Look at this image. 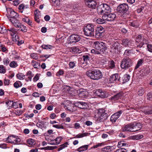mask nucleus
Returning <instances> with one entry per match:
<instances>
[{
    "instance_id": "38",
    "label": "nucleus",
    "mask_w": 152,
    "mask_h": 152,
    "mask_svg": "<svg viewBox=\"0 0 152 152\" xmlns=\"http://www.w3.org/2000/svg\"><path fill=\"white\" fill-rule=\"evenodd\" d=\"M88 133H83L79 134H77L75 137H74V138H82L84 137L87 136L88 135Z\"/></svg>"
},
{
    "instance_id": "37",
    "label": "nucleus",
    "mask_w": 152,
    "mask_h": 152,
    "mask_svg": "<svg viewBox=\"0 0 152 152\" xmlns=\"http://www.w3.org/2000/svg\"><path fill=\"white\" fill-rule=\"evenodd\" d=\"M130 76L129 75L125 74L123 77V83H125L128 82L130 79Z\"/></svg>"
},
{
    "instance_id": "52",
    "label": "nucleus",
    "mask_w": 152,
    "mask_h": 152,
    "mask_svg": "<svg viewBox=\"0 0 152 152\" xmlns=\"http://www.w3.org/2000/svg\"><path fill=\"white\" fill-rule=\"evenodd\" d=\"M83 60L86 63L89 61L90 57L88 55H83Z\"/></svg>"
},
{
    "instance_id": "23",
    "label": "nucleus",
    "mask_w": 152,
    "mask_h": 152,
    "mask_svg": "<svg viewBox=\"0 0 152 152\" xmlns=\"http://www.w3.org/2000/svg\"><path fill=\"white\" fill-rule=\"evenodd\" d=\"M119 80V77L118 75L117 74H115L110 76V83H113L117 80Z\"/></svg>"
},
{
    "instance_id": "42",
    "label": "nucleus",
    "mask_w": 152,
    "mask_h": 152,
    "mask_svg": "<svg viewBox=\"0 0 152 152\" xmlns=\"http://www.w3.org/2000/svg\"><path fill=\"white\" fill-rule=\"evenodd\" d=\"M7 71V69L5 68V67L3 65H0V73L4 74Z\"/></svg>"
},
{
    "instance_id": "24",
    "label": "nucleus",
    "mask_w": 152,
    "mask_h": 152,
    "mask_svg": "<svg viewBox=\"0 0 152 152\" xmlns=\"http://www.w3.org/2000/svg\"><path fill=\"white\" fill-rule=\"evenodd\" d=\"M127 24L133 27L137 28L138 26V24L136 21L129 20L127 21Z\"/></svg>"
},
{
    "instance_id": "27",
    "label": "nucleus",
    "mask_w": 152,
    "mask_h": 152,
    "mask_svg": "<svg viewBox=\"0 0 152 152\" xmlns=\"http://www.w3.org/2000/svg\"><path fill=\"white\" fill-rule=\"evenodd\" d=\"M123 94L121 92H119L117 94L114 95L111 98L112 100L113 101L121 99L122 97Z\"/></svg>"
},
{
    "instance_id": "34",
    "label": "nucleus",
    "mask_w": 152,
    "mask_h": 152,
    "mask_svg": "<svg viewBox=\"0 0 152 152\" xmlns=\"http://www.w3.org/2000/svg\"><path fill=\"white\" fill-rule=\"evenodd\" d=\"M144 88L142 87H139L137 90V94L140 96H142L144 93Z\"/></svg>"
},
{
    "instance_id": "56",
    "label": "nucleus",
    "mask_w": 152,
    "mask_h": 152,
    "mask_svg": "<svg viewBox=\"0 0 152 152\" xmlns=\"http://www.w3.org/2000/svg\"><path fill=\"white\" fill-rule=\"evenodd\" d=\"M143 136L142 134H137L134 136V138L135 140H138L142 138Z\"/></svg>"
},
{
    "instance_id": "6",
    "label": "nucleus",
    "mask_w": 152,
    "mask_h": 152,
    "mask_svg": "<svg viewBox=\"0 0 152 152\" xmlns=\"http://www.w3.org/2000/svg\"><path fill=\"white\" fill-rule=\"evenodd\" d=\"M136 42L137 43H139V45H137V46L138 47L141 48L145 43H146V39L142 37L140 34L139 35L136 37Z\"/></svg>"
},
{
    "instance_id": "54",
    "label": "nucleus",
    "mask_w": 152,
    "mask_h": 152,
    "mask_svg": "<svg viewBox=\"0 0 152 152\" xmlns=\"http://www.w3.org/2000/svg\"><path fill=\"white\" fill-rule=\"evenodd\" d=\"M19 28H21L20 31H22L23 32H26L27 31V29L26 27L23 25H21V24L20 25V27Z\"/></svg>"
},
{
    "instance_id": "44",
    "label": "nucleus",
    "mask_w": 152,
    "mask_h": 152,
    "mask_svg": "<svg viewBox=\"0 0 152 152\" xmlns=\"http://www.w3.org/2000/svg\"><path fill=\"white\" fill-rule=\"evenodd\" d=\"M31 64L33 67L35 68H37L39 66V63L34 60H33L31 61Z\"/></svg>"
},
{
    "instance_id": "4",
    "label": "nucleus",
    "mask_w": 152,
    "mask_h": 152,
    "mask_svg": "<svg viewBox=\"0 0 152 152\" xmlns=\"http://www.w3.org/2000/svg\"><path fill=\"white\" fill-rule=\"evenodd\" d=\"M132 65L131 60L129 58H127L123 59L121 63V66L122 68L126 69L131 66Z\"/></svg>"
},
{
    "instance_id": "61",
    "label": "nucleus",
    "mask_w": 152,
    "mask_h": 152,
    "mask_svg": "<svg viewBox=\"0 0 152 152\" xmlns=\"http://www.w3.org/2000/svg\"><path fill=\"white\" fill-rule=\"evenodd\" d=\"M56 148L55 147L48 146L42 148V149L45 150H51Z\"/></svg>"
},
{
    "instance_id": "12",
    "label": "nucleus",
    "mask_w": 152,
    "mask_h": 152,
    "mask_svg": "<svg viewBox=\"0 0 152 152\" xmlns=\"http://www.w3.org/2000/svg\"><path fill=\"white\" fill-rule=\"evenodd\" d=\"M18 9L22 13L23 12L27 14L29 13V9L28 6L25 5L24 4H20L19 6Z\"/></svg>"
},
{
    "instance_id": "5",
    "label": "nucleus",
    "mask_w": 152,
    "mask_h": 152,
    "mask_svg": "<svg viewBox=\"0 0 152 152\" xmlns=\"http://www.w3.org/2000/svg\"><path fill=\"white\" fill-rule=\"evenodd\" d=\"M129 9V6L127 4L124 3L120 4L117 7L118 11L121 13H126Z\"/></svg>"
},
{
    "instance_id": "32",
    "label": "nucleus",
    "mask_w": 152,
    "mask_h": 152,
    "mask_svg": "<svg viewBox=\"0 0 152 152\" xmlns=\"http://www.w3.org/2000/svg\"><path fill=\"white\" fill-rule=\"evenodd\" d=\"M8 30L10 32V34L11 36L16 34L18 31L16 29L13 28H11L8 29Z\"/></svg>"
},
{
    "instance_id": "20",
    "label": "nucleus",
    "mask_w": 152,
    "mask_h": 152,
    "mask_svg": "<svg viewBox=\"0 0 152 152\" xmlns=\"http://www.w3.org/2000/svg\"><path fill=\"white\" fill-rule=\"evenodd\" d=\"M10 21L12 22L13 25L16 28H19L21 24L20 21L17 18L15 19H10Z\"/></svg>"
},
{
    "instance_id": "26",
    "label": "nucleus",
    "mask_w": 152,
    "mask_h": 152,
    "mask_svg": "<svg viewBox=\"0 0 152 152\" xmlns=\"http://www.w3.org/2000/svg\"><path fill=\"white\" fill-rule=\"evenodd\" d=\"M103 76L101 72L98 69L96 70V80L101 79Z\"/></svg>"
},
{
    "instance_id": "49",
    "label": "nucleus",
    "mask_w": 152,
    "mask_h": 152,
    "mask_svg": "<svg viewBox=\"0 0 152 152\" xmlns=\"http://www.w3.org/2000/svg\"><path fill=\"white\" fill-rule=\"evenodd\" d=\"M16 76L18 79L21 80L24 79L25 75L22 73H19L17 74Z\"/></svg>"
},
{
    "instance_id": "21",
    "label": "nucleus",
    "mask_w": 152,
    "mask_h": 152,
    "mask_svg": "<svg viewBox=\"0 0 152 152\" xmlns=\"http://www.w3.org/2000/svg\"><path fill=\"white\" fill-rule=\"evenodd\" d=\"M95 2L91 0H86V4L89 7H91L93 9L95 8Z\"/></svg>"
},
{
    "instance_id": "35",
    "label": "nucleus",
    "mask_w": 152,
    "mask_h": 152,
    "mask_svg": "<svg viewBox=\"0 0 152 152\" xmlns=\"http://www.w3.org/2000/svg\"><path fill=\"white\" fill-rule=\"evenodd\" d=\"M144 62V60L142 59H139L137 62V64L135 67L134 69H137L141 66Z\"/></svg>"
},
{
    "instance_id": "22",
    "label": "nucleus",
    "mask_w": 152,
    "mask_h": 152,
    "mask_svg": "<svg viewBox=\"0 0 152 152\" xmlns=\"http://www.w3.org/2000/svg\"><path fill=\"white\" fill-rule=\"evenodd\" d=\"M19 16V14L14 11L10 12V14L8 18L10 19H15L17 18Z\"/></svg>"
},
{
    "instance_id": "15",
    "label": "nucleus",
    "mask_w": 152,
    "mask_h": 152,
    "mask_svg": "<svg viewBox=\"0 0 152 152\" xmlns=\"http://www.w3.org/2000/svg\"><path fill=\"white\" fill-rule=\"evenodd\" d=\"M104 31V29L102 26L97 27L96 31V38L98 39L101 38Z\"/></svg>"
},
{
    "instance_id": "28",
    "label": "nucleus",
    "mask_w": 152,
    "mask_h": 152,
    "mask_svg": "<svg viewBox=\"0 0 152 152\" xmlns=\"http://www.w3.org/2000/svg\"><path fill=\"white\" fill-rule=\"evenodd\" d=\"M103 7L104 8V10L106 13H109L111 11V9L110 7L107 4H102Z\"/></svg>"
},
{
    "instance_id": "55",
    "label": "nucleus",
    "mask_w": 152,
    "mask_h": 152,
    "mask_svg": "<svg viewBox=\"0 0 152 152\" xmlns=\"http://www.w3.org/2000/svg\"><path fill=\"white\" fill-rule=\"evenodd\" d=\"M127 150L124 148H121L116 149L114 152H127Z\"/></svg>"
},
{
    "instance_id": "18",
    "label": "nucleus",
    "mask_w": 152,
    "mask_h": 152,
    "mask_svg": "<svg viewBox=\"0 0 152 152\" xmlns=\"http://www.w3.org/2000/svg\"><path fill=\"white\" fill-rule=\"evenodd\" d=\"M132 123L125 125L122 129V131L123 132H133Z\"/></svg>"
},
{
    "instance_id": "62",
    "label": "nucleus",
    "mask_w": 152,
    "mask_h": 152,
    "mask_svg": "<svg viewBox=\"0 0 152 152\" xmlns=\"http://www.w3.org/2000/svg\"><path fill=\"white\" fill-rule=\"evenodd\" d=\"M53 127L57 129H64V126L62 125H53Z\"/></svg>"
},
{
    "instance_id": "59",
    "label": "nucleus",
    "mask_w": 152,
    "mask_h": 152,
    "mask_svg": "<svg viewBox=\"0 0 152 152\" xmlns=\"http://www.w3.org/2000/svg\"><path fill=\"white\" fill-rule=\"evenodd\" d=\"M62 139L63 138L61 136L58 137L56 138L55 139L57 145H58L60 143Z\"/></svg>"
},
{
    "instance_id": "48",
    "label": "nucleus",
    "mask_w": 152,
    "mask_h": 152,
    "mask_svg": "<svg viewBox=\"0 0 152 152\" xmlns=\"http://www.w3.org/2000/svg\"><path fill=\"white\" fill-rule=\"evenodd\" d=\"M36 125L37 127L42 128L44 127V124L43 121L38 122L37 123Z\"/></svg>"
},
{
    "instance_id": "29",
    "label": "nucleus",
    "mask_w": 152,
    "mask_h": 152,
    "mask_svg": "<svg viewBox=\"0 0 152 152\" xmlns=\"http://www.w3.org/2000/svg\"><path fill=\"white\" fill-rule=\"evenodd\" d=\"M88 76L90 77V78L93 80H95V72L94 71L90 70L86 73Z\"/></svg>"
},
{
    "instance_id": "3",
    "label": "nucleus",
    "mask_w": 152,
    "mask_h": 152,
    "mask_svg": "<svg viewBox=\"0 0 152 152\" xmlns=\"http://www.w3.org/2000/svg\"><path fill=\"white\" fill-rule=\"evenodd\" d=\"M97 114L99 118H100L99 120L101 122H103L107 118V114L105 112V110L104 109H99L98 110Z\"/></svg>"
},
{
    "instance_id": "57",
    "label": "nucleus",
    "mask_w": 152,
    "mask_h": 152,
    "mask_svg": "<svg viewBox=\"0 0 152 152\" xmlns=\"http://www.w3.org/2000/svg\"><path fill=\"white\" fill-rule=\"evenodd\" d=\"M28 143L31 145H33L35 144L34 140L32 139H29L27 140Z\"/></svg>"
},
{
    "instance_id": "11",
    "label": "nucleus",
    "mask_w": 152,
    "mask_h": 152,
    "mask_svg": "<svg viewBox=\"0 0 152 152\" xmlns=\"http://www.w3.org/2000/svg\"><path fill=\"white\" fill-rule=\"evenodd\" d=\"M104 43L102 42L96 41V54L101 53Z\"/></svg>"
},
{
    "instance_id": "47",
    "label": "nucleus",
    "mask_w": 152,
    "mask_h": 152,
    "mask_svg": "<svg viewBox=\"0 0 152 152\" xmlns=\"http://www.w3.org/2000/svg\"><path fill=\"white\" fill-rule=\"evenodd\" d=\"M12 40L14 41H19V36L17 34L12 36Z\"/></svg>"
},
{
    "instance_id": "8",
    "label": "nucleus",
    "mask_w": 152,
    "mask_h": 152,
    "mask_svg": "<svg viewBox=\"0 0 152 152\" xmlns=\"http://www.w3.org/2000/svg\"><path fill=\"white\" fill-rule=\"evenodd\" d=\"M66 110L70 112H72L74 110V105L73 104L70 103L69 101H66L62 102V104Z\"/></svg>"
},
{
    "instance_id": "43",
    "label": "nucleus",
    "mask_w": 152,
    "mask_h": 152,
    "mask_svg": "<svg viewBox=\"0 0 152 152\" xmlns=\"http://www.w3.org/2000/svg\"><path fill=\"white\" fill-rule=\"evenodd\" d=\"M41 47L45 49H51L53 48L52 46L48 45H43L41 46Z\"/></svg>"
},
{
    "instance_id": "63",
    "label": "nucleus",
    "mask_w": 152,
    "mask_h": 152,
    "mask_svg": "<svg viewBox=\"0 0 152 152\" xmlns=\"http://www.w3.org/2000/svg\"><path fill=\"white\" fill-rule=\"evenodd\" d=\"M147 47L148 50L149 52L152 53V45L148 44L147 45Z\"/></svg>"
},
{
    "instance_id": "53",
    "label": "nucleus",
    "mask_w": 152,
    "mask_h": 152,
    "mask_svg": "<svg viewBox=\"0 0 152 152\" xmlns=\"http://www.w3.org/2000/svg\"><path fill=\"white\" fill-rule=\"evenodd\" d=\"M10 65L11 67L15 68L18 65L16 62L15 61H12L10 63Z\"/></svg>"
},
{
    "instance_id": "10",
    "label": "nucleus",
    "mask_w": 152,
    "mask_h": 152,
    "mask_svg": "<svg viewBox=\"0 0 152 152\" xmlns=\"http://www.w3.org/2000/svg\"><path fill=\"white\" fill-rule=\"evenodd\" d=\"M80 38L79 35L77 34H73L69 36V41L70 43H76L80 40Z\"/></svg>"
},
{
    "instance_id": "9",
    "label": "nucleus",
    "mask_w": 152,
    "mask_h": 152,
    "mask_svg": "<svg viewBox=\"0 0 152 152\" xmlns=\"http://www.w3.org/2000/svg\"><path fill=\"white\" fill-rule=\"evenodd\" d=\"M116 16L114 13H106L102 16V18H104L106 20L108 21H112L115 19Z\"/></svg>"
},
{
    "instance_id": "64",
    "label": "nucleus",
    "mask_w": 152,
    "mask_h": 152,
    "mask_svg": "<svg viewBox=\"0 0 152 152\" xmlns=\"http://www.w3.org/2000/svg\"><path fill=\"white\" fill-rule=\"evenodd\" d=\"M64 71L62 69H59V71L56 73V75L57 76H60L63 75L64 74Z\"/></svg>"
},
{
    "instance_id": "19",
    "label": "nucleus",
    "mask_w": 152,
    "mask_h": 152,
    "mask_svg": "<svg viewBox=\"0 0 152 152\" xmlns=\"http://www.w3.org/2000/svg\"><path fill=\"white\" fill-rule=\"evenodd\" d=\"M97 12L99 15H104L105 12L104 10V8L102 4L97 7Z\"/></svg>"
},
{
    "instance_id": "46",
    "label": "nucleus",
    "mask_w": 152,
    "mask_h": 152,
    "mask_svg": "<svg viewBox=\"0 0 152 152\" xmlns=\"http://www.w3.org/2000/svg\"><path fill=\"white\" fill-rule=\"evenodd\" d=\"M126 145H127V144L124 143V141H121L118 142L117 146L119 148L122 146H126Z\"/></svg>"
},
{
    "instance_id": "41",
    "label": "nucleus",
    "mask_w": 152,
    "mask_h": 152,
    "mask_svg": "<svg viewBox=\"0 0 152 152\" xmlns=\"http://www.w3.org/2000/svg\"><path fill=\"white\" fill-rule=\"evenodd\" d=\"M15 139L14 141V144H19V143L21 142V139L18 137V136H14Z\"/></svg>"
},
{
    "instance_id": "7",
    "label": "nucleus",
    "mask_w": 152,
    "mask_h": 152,
    "mask_svg": "<svg viewBox=\"0 0 152 152\" xmlns=\"http://www.w3.org/2000/svg\"><path fill=\"white\" fill-rule=\"evenodd\" d=\"M96 95L100 98H104L107 97L109 94L107 92L98 89L96 90Z\"/></svg>"
},
{
    "instance_id": "2",
    "label": "nucleus",
    "mask_w": 152,
    "mask_h": 152,
    "mask_svg": "<svg viewBox=\"0 0 152 152\" xmlns=\"http://www.w3.org/2000/svg\"><path fill=\"white\" fill-rule=\"evenodd\" d=\"M120 45L118 42H113L110 46V52L113 54H118L119 52V48H120Z\"/></svg>"
},
{
    "instance_id": "39",
    "label": "nucleus",
    "mask_w": 152,
    "mask_h": 152,
    "mask_svg": "<svg viewBox=\"0 0 152 152\" xmlns=\"http://www.w3.org/2000/svg\"><path fill=\"white\" fill-rule=\"evenodd\" d=\"M88 146L87 145L82 146L78 148L77 151L79 152H81L86 150L88 149Z\"/></svg>"
},
{
    "instance_id": "40",
    "label": "nucleus",
    "mask_w": 152,
    "mask_h": 152,
    "mask_svg": "<svg viewBox=\"0 0 152 152\" xmlns=\"http://www.w3.org/2000/svg\"><path fill=\"white\" fill-rule=\"evenodd\" d=\"M22 85V83L19 81H16L13 84L14 87L16 88H18L19 87H21Z\"/></svg>"
},
{
    "instance_id": "31",
    "label": "nucleus",
    "mask_w": 152,
    "mask_h": 152,
    "mask_svg": "<svg viewBox=\"0 0 152 152\" xmlns=\"http://www.w3.org/2000/svg\"><path fill=\"white\" fill-rule=\"evenodd\" d=\"M104 151L106 152H109L113 150L114 149L113 146H107L103 148Z\"/></svg>"
},
{
    "instance_id": "58",
    "label": "nucleus",
    "mask_w": 152,
    "mask_h": 152,
    "mask_svg": "<svg viewBox=\"0 0 152 152\" xmlns=\"http://www.w3.org/2000/svg\"><path fill=\"white\" fill-rule=\"evenodd\" d=\"M9 58H4L3 62L4 64L6 66L7 65L9 64Z\"/></svg>"
},
{
    "instance_id": "60",
    "label": "nucleus",
    "mask_w": 152,
    "mask_h": 152,
    "mask_svg": "<svg viewBox=\"0 0 152 152\" xmlns=\"http://www.w3.org/2000/svg\"><path fill=\"white\" fill-rule=\"evenodd\" d=\"M0 48L1 50L3 52H5L7 50L6 48L2 44H0Z\"/></svg>"
},
{
    "instance_id": "25",
    "label": "nucleus",
    "mask_w": 152,
    "mask_h": 152,
    "mask_svg": "<svg viewBox=\"0 0 152 152\" xmlns=\"http://www.w3.org/2000/svg\"><path fill=\"white\" fill-rule=\"evenodd\" d=\"M76 104L79 108L81 109H85L87 105V103L85 102H78L76 103Z\"/></svg>"
},
{
    "instance_id": "17",
    "label": "nucleus",
    "mask_w": 152,
    "mask_h": 152,
    "mask_svg": "<svg viewBox=\"0 0 152 152\" xmlns=\"http://www.w3.org/2000/svg\"><path fill=\"white\" fill-rule=\"evenodd\" d=\"M78 95L81 98H85L88 95V92L86 90L81 88L80 89L77 91Z\"/></svg>"
},
{
    "instance_id": "13",
    "label": "nucleus",
    "mask_w": 152,
    "mask_h": 152,
    "mask_svg": "<svg viewBox=\"0 0 152 152\" xmlns=\"http://www.w3.org/2000/svg\"><path fill=\"white\" fill-rule=\"evenodd\" d=\"M122 44L125 47H128L132 48L134 46V42L128 39H125L122 41Z\"/></svg>"
},
{
    "instance_id": "33",
    "label": "nucleus",
    "mask_w": 152,
    "mask_h": 152,
    "mask_svg": "<svg viewBox=\"0 0 152 152\" xmlns=\"http://www.w3.org/2000/svg\"><path fill=\"white\" fill-rule=\"evenodd\" d=\"M14 135H12L9 136L7 138V142L8 143H10L12 144H13L14 142Z\"/></svg>"
},
{
    "instance_id": "14",
    "label": "nucleus",
    "mask_w": 152,
    "mask_h": 152,
    "mask_svg": "<svg viewBox=\"0 0 152 152\" xmlns=\"http://www.w3.org/2000/svg\"><path fill=\"white\" fill-rule=\"evenodd\" d=\"M122 113V111L120 110L113 114L111 117L110 121L113 123L116 122V120L119 117Z\"/></svg>"
},
{
    "instance_id": "36",
    "label": "nucleus",
    "mask_w": 152,
    "mask_h": 152,
    "mask_svg": "<svg viewBox=\"0 0 152 152\" xmlns=\"http://www.w3.org/2000/svg\"><path fill=\"white\" fill-rule=\"evenodd\" d=\"M144 112L147 115L152 114V106L149 107L144 110Z\"/></svg>"
},
{
    "instance_id": "51",
    "label": "nucleus",
    "mask_w": 152,
    "mask_h": 152,
    "mask_svg": "<svg viewBox=\"0 0 152 152\" xmlns=\"http://www.w3.org/2000/svg\"><path fill=\"white\" fill-rule=\"evenodd\" d=\"M147 97L148 100L152 101V91L150 92L147 94Z\"/></svg>"
},
{
    "instance_id": "16",
    "label": "nucleus",
    "mask_w": 152,
    "mask_h": 152,
    "mask_svg": "<svg viewBox=\"0 0 152 152\" xmlns=\"http://www.w3.org/2000/svg\"><path fill=\"white\" fill-rule=\"evenodd\" d=\"M132 131L135 132L140 130L142 128V125L140 123H132Z\"/></svg>"
},
{
    "instance_id": "45",
    "label": "nucleus",
    "mask_w": 152,
    "mask_h": 152,
    "mask_svg": "<svg viewBox=\"0 0 152 152\" xmlns=\"http://www.w3.org/2000/svg\"><path fill=\"white\" fill-rule=\"evenodd\" d=\"M105 19L102 18H98L96 20V23L99 24H102L105 23Z\"/></svg>"
},
{
    "instance_id": "30",
    "label": "nucleus",
    "mask_w": 152,
    "mask_h": 152,
    "mask_svg": "<svg viewBox=\"0 0 152 152\" xmlns=\"http://www.w3.org/2000/svg\"><path fill=\"white\" fill-rule=\"evenodd\" d=\"M107 64V65H106V66H107L108 68H109V69H112L115 67V62L113 60L108 61Z\"/></svg>"
},
{
    "instance_id": "50",
    "label": "nucleus",
    "mask_w": 152,
    "mask_h": 152,
    "mask_svg": "<svg viewBox=\"0 0 152 152\" xmlns=\"http://www.w3.org/2000/svg\"><path fill=\"white\" fill-rule=\"evenodd\" d=\"M76 62L75 61H70L69 63V66L71 69H73L76 66Z\"/></svg>"
},
{
    "instance_id": "1",
    "label": "nucleus",
    "mask_w": 152,
    "mask_h": 152,
    "mask_svg": "<svg viewBox=\"0 0 152 152\" xmlns=\"http://www.w3.org/2000/svg\"><path fill=\"white\" fill-rule=\"evenodd\" d=\"M94 30L93 25L91 24H88L83 28L84 34L87 36H94Z\"/></svg>"
}]
</instances>
